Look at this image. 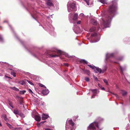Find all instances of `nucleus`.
<instances>
[{
    "label": "nucleus",
    "mask_w": 130,
    "mask_h": 130,
    "mask_svg": "<svg viewBox=\"0 0 130 130\" xmlns=\"http://www.w3.org/2000/svg\"><path fill=\"white\" fill-rule=\"evenodd\" d=\"M96 69L94 70L95 72V73H97L98 72H99L100 73H102V70L100 68H97L96 67Z\"/></svg>",
    "instance_id": "obj_4"
},
{
    "label": "nucleus",
    "mask_w": 130,
    "mask_h": 130,
    "mask_svg": "<svg viewBox=\"0 0 130 130\" xmlns=\"http://www.w3.org/2000/svg\"><path fill=\"white\" fill-rule=\"evenodd\" d=\"M18 115L20 116L22 118H24L25 117L24 115L22 113H19Z\"/></svg>",
    "instance_id": "obj_25"
},
{
    "label": "nucleus",
    "mask_w": 130,
    "mask_h": 130,
    "mask_svg": "<svg viewBox=\"0 0 130 130\" xmlns=\"http://www.w3.org/2000/svg\"><path fill=\"white\" fill-rule=\"evenodd\" d=\"M12 108H13V105H12V106H10Z\"/></svg>",
    "instance_id": "obj_51"
},
{
    "label": "nucleus",
    "mask_w": 130,
    "mask_h": 130,
    "mask_svg": "<svg viewBox=\"0 0 130 130\" xmlns=\"http://www.w3.org/2000/svg\"><path fill=\"white\" fill-rule=\"evenodd\" d=\"M91 22L94 25H96L97 24L96 21L94 19H92L91 20Z\"/></svg>",
    "instance_id": "obj_12"
},
{
    "label": "nucleus",
    "mask_w": 130,
    "mask_h": 130,
    "mask_svg": "<svg viewBox=\"0 0 130 130\" xmlns=\"http://www.w3.org/2000/svg\"><path fill=\"white\" fill-rule=\"evenodd\" d=\"M98 123L96 122H94L90 124L88 127V129H90L94 130L96 129L95 125L99 128L98 125Z\"/></svg>",
    "instance_id": "obj_2"
},
{
    "label": "nucleus",
    "mask_w": 130,
    "mask_h": 130,
    "mask_svg": "<svg viewBox=\"0 0 130 130\" xmlns=\"http://www.w3.org/2000/svg\"><path fill=\"white\" fill-rule=\"evenodd\" d=\"M64 65H65V66H67V67L68 66V63H65L64 64Z\"/></svg>",
    "instance_id": "obj_43"
},
{
    "label": "nucleus",
    "mask_w": 130,
    "mask_h": 130,
    "mask_svg": "<svg viewBox=\"0 0 130 130\" xmlns=\"http://www.w3.org/2000/svg\"><path fill=\"white\" fill-rule=\"evenodd\" d=\"M39 86L41 87L46 88L45 86L44 85L41 84H39Z\"/></svg>",
    "instance_id": "obj_38"
},
{
    "label": "nucleus",
    "mask_w": 130,
    "mask_h": 130,
    "mask_svg": "<svg viewBox=\"0 0 130 130\" xmlns=\"http://www.w3.org/2000/svg\"><path fill=\"white\" fill-rule=\"evenodd\" d=\"M118 0H113L112 4L110 5L109 8V14L106 13L103 16L101 26L102 28L107 27L108 25V22L112 18L113 13L117 9V2Z\"/></svg>",
    "instance_id": "obj_1"
},
{
    "label": "nucleus",
    "mask_w": 130,
    "mask_h": 130,
    "mask_svg": "<svg viewBox=\"0 0 130 130\" xmlns=\"http://www.w3.org/2000/svg\"><path fill=\"white\" fill-rule=\"evenodd\" d=\"M0 27H1V28H2V27L1 26H0Z\"/></svg>",
    "instance_id": "obj_57"
},
{
    "label": "nucleus",
    "mask_w": 130,
    "mask_h": 130,
    "mask_svg": "<svg viewBox=\"0 0 130 130\" xmlns=\"http://www.w3.org/2000/svg\"><path fill=\"white\" fill-rule=\"evenodd\" d=\"M100 2L103 4H106V0H100Z\"/></svg>",
    "instance_id": "obj_27"
},
{
    "label": "nucleus",
    "mask_w": 130,
    "mask_h": 130,
    "mask_svg": "<svg viewBox=\"0 0 130 130\" xmlns=\"http://www.w3.org/2000/svg\"><path fill=\"white\" fill-rule=\"evenodd\" d=\"M8 102V103L10 106H12V105H13V103L11 102L10 101H9Z\"/></svg>",
    "instance_id": "obj_37"
},
{
    "label": "nucleus",
    "mask_w": 130,
    "mask_h": 130,
    "mask_svg": "<svg viewBox=\"0 0 130 130\" xmlns=\"http://www.w3.org/2000/svg\"><path fill=\"white\" fill-rule=\"evenodd\" d=\"M78 15L76 14H74L73 19L74 20H76L77 19Z\"/></svg>",
    "instance_id": "obj_21"
},
{
    "label": "nucleus",
    "mask_w": 130,
    "mask_h": 130,
    "mask_svg": "<svg viewBox=\"0 0 130 130\" xmlns=\"http://www.w3.org/2000/svg\"><path fill=\"white\" fill-rule=\"evenodd\" d=\"M123 73V71L121 68V73L122 74Z\"/></svg>",
    "instance_id": "obj_46"
},
{
    "label": "nucleus",
    "mask_w": 130,
    "mask_h": 130,
    "mask_svg": "<svg viewBox=\"0 0 130 130\" xmlns=\"http://www.w3.org/2000/svg\"><path fill=\"white\" fill-rule=\"evenodd\" d=\"M129 100L130 101V96H129Z\"/></svg>",
    "instance_id": "obj_56"
},
{
    "label": "nucleus",
    "mask_w": 130,
    "mask_h": 130,
    "mask_svg": "<svg viewBox=\"0 0 130 130\" xmlns=\"http://www.w3.org/2000/svg\"><path fill=\"white\" fill-rule=\"evenodd\" d=\"M84 72L85 73H86L87 74L89 75L90 74V72L89 70L86 69L83 70Z\"/></svg>",
    "instance_id": "obj_15"
},
{
    "label": "nucleus",
    "mask_w": 130,
    "mask_h": 130,
    "mask_svg": "<svg viewBox=\"0 0 130 130\" xmlns=\"http://www.w3.org/2000/svg\"><path fill=\"white\" fill-rule=\"evenodd\" d=\"M103 80L104 82L107 85H108V82L106 79H103Z\"/></svg>",
    "instance_id": "obj_26"
},
{
    "label": "nucleus",
    "mask_w": 130,
    "mask_h": 130,
    "mask_svg": "<svg viewBox=\"0 0 130 130\" xmlns=\"http://www.w3.org/2000/svg\"><path fill=\"white\" fill-rule=\"evenodd\" d=\"M46 4L47 5L50 6H54V4L52 3L51 0H47Z\"/></svg>",
    "instance_id": "obj_3"
},
{
    "label": "nucleus",
    "mask_w": 130,
    "mask_h": 130,
    "mask_svg": "<svg viewBox=\"0 0 130 130\" xmlns=\"http://www.w3.org/2000/svg\"><path fill=\"white\" fill-rule=\"evenodd\" d=\"M2 117H3L4 120L6 122L8 121H9L8 119L7 118L6 115V114H4L2 116Z\"/></svg>",
    "instance_id": "obj_9"
},
{
    "label": "nucleus",
    "mask_w": 130,
    "mask_h": 130,
    "mask_svg": "<svg viewBox=\"0 0 130 130\" xmlns=\"http://www.w3.org/2000/svg\"><path fill=\"white\" fill-rule=\"evenodd\" d=\"M28 91L31 94H33V93L32 91V90L30 89H29L28 90Z\"/></svg>",
    "instance_id": "obj_36"
},
{
    "label": "nucleus",
    "mask_w": 130,
    "mask_h": 130,
    "mask_svg": "<svg viewBox=\"0 0 130 130\" xmlns=\"http://www.w3.org/2000/svg\"><path fill=\"white\" fill-rule=\"evenodd\" d=\"M96 30V27L95 26H93L91 27L89 30L90 32H92L95 31Z\"/></svg>",
    "instance_id": "obj_17"
},
{
    "label": "nucleus",
    "mask_w": 130,
    "mask_h": 130,
    "mask_svg": "<svg viewBox=\"0 0 130 130\" xmlns=\"http://www.w3.org/2000/svg\"><path fill=\"white\" fill-rule=\"evenodd\" d=\"M75 4L74 3H71L70 4L71 8L73 9L75 8Z\"/></svg>",
    "instance_id": "obj_13"
},
{
    "label": "nucleus",
    "mask_w": 130,
    "mask_h": 130,
    "mask_svg": "<svg viewBox=\"0 0 130 130\" xmlns=\"http://www.w3.org/2000/svg\"><path fill=\"white\" fill-rule=\"evenodd\" d=\"M49 117L48 116L45 114H43L42 116V119L43 120H45L47 119Z\"/></svg>",
    "instance_id": "obj_5"
},
{
    "label": "nucleus",
    "mask_w": 130,
    "mask_h": 130,
    "mask_svg": "<svg viewBox=\"0 0 130 130\" xmlns=\"http://www.w3.org/2000/svg\"><path fill=\"white\" fill-rule=\"evenodd\" d=\"M114 56V54L113 53L107 54L106 55V56L108 58L113 57Z\"/></svg>",
    "instance_id": "obj_14"
},
{
    "label": "nucleus",
    "mask_w": 130,
    "mask_h": 130,
    "mask_svg": "<svg viewBox=\"0 0 130 130\" xmlns=\"http://www.w3.org/2000/svg\"><path fill=\"white\" fill-rule=\"evenodd\" d=\"M49 93V91L47 89H45L43 90L42 91V93L44 95L47 94Z\"/></svg>",
    "instance_id": "obj_6"
},
{
    "label": "nucleus",
    "mask_w": 130,
    "mask_h": 130,
    "mask_svg": "<svg viewBox=\"0 0 130 130\" xmlns=\"http://www.w3.org/2000/svg\"><path fill=\"white\" fill-rule=\"evenodd\" d=\"M80 21H77V24H80Z\"/></svg>",
    "instance_id": "obj_44"
},
{
    "label": "nucleus",
    "mask_w": 130,
    "mask_h": 130,
    "mask_svg": "<svg viewBox=\"0 0 130 130\" xmlns=\"http://www.w3.org/2000/svg\"><path fill=\"white\" fill-rule=\"evenodd\" d=\"M3 41V39L2 37L0 35V41Z\"/></svg>",
    "instance_id": "obj_39"
},
{
    "label": "nucleus",
    "mask_w": 130,
    "mask_h": 130,
    "mask_svg": "<svg viewBox=\"0 0 130 130\" xmlns=\"http://www.w3.org/2000/svg\"><path fill=\"white\" fill-rule=\"evenodd\" d=\"M114 95H115V96L117 98H118V95L117 94H113Z\"/></svg>",
    "instance_id": "obj_45"
},
{
    "label": "nucleus",
    "mask_w": 130,
    "mask_h": 130,
    "mask_svg": "<svg viewBox=\"0 0 130 130\" xmlns=\"http://www.w3.org/2000/svg\"><path fill=\"white\" fill-rule=\"evenodd\" d=\"M12 130H20V129L19 128H15L14 129H12Z\"/></svg>",
    "instance_id": "obj_40"
},
{
    "label": "nucleus",
    "mask_w": 130,
    "mask_h": 130,
    "mask_svg": "<svg viewBox=\"0 0 130 130\" xmlns=\"http://www.w3.org/2000/svg\"><path fill=\"white\" fill-rule=\"evenodd\" d=\"M98 85H99V86L100 87V84H98Z\"/></svg>",
    "instance_id": "obj_52"
},
{
    "label": "nucleus",
    "mask_w": 130,
    "mask_h": 130,
    "mask_svg": "<svg viewBox=\"0 0 130 130\" xmlns=\"http://www.w3.org/2000/svg\"><path fill=\"white\" fill-rule=\"evenodd\" d=\"M13 113L16 115H18L19 113L18 109L16 108L13 110Z\"/></svg>",
    "instance_id": "obj_11"
},
{
    "label": "nucleus",
    "mask_w": 130,
    "mask_h": 130,
    "mask_svg": "<svg viewBox=\"0 0 130 130\" xmlns=\"http://www.w3.org/2000/svg\"><path fill=\"white\" fill-rule=\"evenodd\" d=\"M45 130H52L50 128H47L45 129Z\"/></svg>",
    "instance_id": "obj_47"
},
{
    "label": "nucleus",
    "mask_w": 130,
    "mask_h": 130,
    "mask_svg": "<svg viewBox=\"0 0 130 130\" xmlns=\"http://www.w3.org/2000/svg\"><path fill=\"white\" fill-rule=\"evenodd\" d=\"M26 92V91L24 90L23 91H21L20 93L21 94H24V93Z\"/></svg>",
    "instance_id": "obj_32"
},
{
    "label": "nucleus",
    "mask_w": 130,
    "mask_h": 130,
    "mask_svg": "<svg viewBox=\"0 0 130 130\" xmlns=\"http://www.w3.org/2000/svg\"><path fill=\"white\" fill-rule=\"evenodd\" d=\"M100 28V27H99V28H98V30H99V28Z\"/></svg>",
    "instance_id": "obj_55"
},
{
    "label": "nucleus",
    "mask_w": 130,
    "mask_h": 130,
    "mask_svg": "<svg viewBox=\"0 0 130 130\" xmlns=\"http://www.w3.org/2000/svg\"><path fill=\"white\" fill-rule=\"evenodd\" d=\"M71 130H74L73 129H71Z\"/></svg>",
    "instance_id": "obj_54"
},
{
    "label": "nucleus",
    "mask_w": 130,
    "mask_h": 130,
    "mask_svg": "<svg viewBox=\"0 0 130 130\" xmlns=\"http://www.w3.org/2000/svg\"><path fill=\"white\" fill-rule=\"evenodd\" d=\"M5 76L6 77H7V78H9L11 79V78L10 77H9L8 76Z\"/></svg>",
    "instance_id": "obj_50"
},
{
    "label": "nucleus",
    "mask_w": 130,
    "mask_h": 130,
    "mask_svg": "<svg viewBox=\"0 0 130 130\" xmlns=\"http://www.w3.org/2000/svg\"><path fill=\"white\" fill-rule=\"evenodd\" d=\"M85 1L87 3V5H89V0H85Z\"/></svg>",
    "instance_id": "obj_35"
},
{
    "label": "nucleus",
    "mask_w": 130,
    "mask_h": 130,
    "mask_svg": "<svg viewBox=\"0 0 130 130\" xmlns=\"http://www.w3.org/2000/svg\"><path fill=\"white\" fill-rule=\"evenodd\" d=\"M35 119L37 121H39L41 120V117L39 116L36 115L35 116Z\"/></svg>",
    "instance_id": "obj_8"
},
{
    "label": "nucleus",
    "mask_w": 130,
    "mask_h": 130,
    "mask_svg": "<svg viewBox=\"0 0 130 130\" xmlns=\"http://www.w3.org/2000/svg\"><path fill=\"white\" fill-rule=\"evenodd\" d=\"M10 73L11 74V75H13V76L14 77H15L16 76V73L15 72H14L13 71H11Z\"/></svg>",
    "instance_id": "obj_22"
},
{
    "label": "nucleus",
    "mask_w": 130,
    "mask_h": 130,
    "mask_svg": "<svg viewBox=\"0 0 130 130\" xmlns=\"http://www.w3.org/2000/svg\"><path fill=\"white\" fill-rule=\"evenodd\" d=\"M87 66H89L90 68H91L92 69H94V68H96V67H95V66H93L91 65L88 64Z\"/></svg>",
    "instance_id": "obj_23"
},
{
    "label": "nucleus",
    "mask_w": 130,
    "mask_h": 130,
    "mask_svg": "<svg viewBox=\"0 0 130 130\" xmlns=\"http://www.w3.org/2000/svg\"><path fill=\"white\" fill-rule=\"evenodd\" d=\"M123 58L122 57H120V58H119L118 59V60H122Z\"/></svg>",
    "instance_id": "obj_41"
},
{
    "label": "nucleus",
    "mask_w": 130,
    "mask_h": 130,
    "mask_svg": "<svg viewBox=\"0 0 130 130\" xmlns=\"http://www.w3.org/2000/svg\"><path fill=\"white\" fill-rule=\"evenodd\" d=\"M57 52L60 55L62 54L61 51L60 50H57Z\"/></svg>",
    "instance_id": "obj_29"
},
{
    "label": "nucleus",
    "mask_w": 130,
    "mask_h": 130,
    "mask_svg": "<svg viewBox=\"0 0 130 130\" xmlns=\"http://www.w3.org/2000/svg\"><path fill=\"white\" fill-rule=\"evenodd\" d=\"M18 83L22 85L25 84H26L25 82L23 80L19 81L18 82Z\"/></svg>",
    "instance_id": "obj_19"
},
{
    "label": "nucleus",
    "mask_w": 130,
    "mask_h": 130,
    "mask_svg": "<svg viewBox=\"0 0 130 130\" xmlns=\"http://www.w3.org/2000/svg\"><path fill=\"white\" fill-rule=\"evenodd\" d=\"M68 122L69 124L71 125L72 127L74 126V123L72 121V119L69 120L68 121Z\"/></svg>",
    "instance_id": "obj_10"
},
{
    "label": "nucleus",
    "mask_w": 130,
    "mask_h": 130,
    "mask_svg": "<svg viewBox=\"0 0 130 130\" xmlns=\"http://www.w3.org/2000/svg\"><path fill=\"white\" fill-rule=\"evenodd\" d=\"M52 53V54H50V56L52 57H58V55H56V54L53 55L52 54H54L55 53H56V52L55 51H52V52H51Z\"/></svg>",
    "instance_id": "obj_7"
},
{
    "label": "nucleus",
    "mask_w": 130,
    "mask_h": 130,
    "mask_svg": "<svg viewBox=\"0 0 130 130\" xmlns=\"http://www.w3.org/2000/svg\"><path fill=\"white\" fill-rule=\"evenodd\" d=\"M85 80L87 82H89V78L87 77H85Z\"/></svg>",
    "instance_id": "obj_33"
},
{
    "label": "nucleus",
    "mask_w": 130,
    "mask_h": 130,
    "mask_svg": "<svg viewBox=\"0 0 130 130\" xmlns=\"http://www.w3.org/2000/svg\"><path fill=\"white\" fill-rule=\"evenodd\" d=\"M91 91L94 94H96L97 93V89H91Z\"/></svg>",
    "instance_id": "obj_24"
},
{
    "label": "nucleus",
    "mask_w": 130,
    "mask_h": 130,
    "mask_svg": "<svg viewBox=\"0 0 130 130\" xmlns=\"http://www.w3.org/2000/svg\"><path fill=\"white\" fill-rule=\"evenodd\" d=\"M9 88L10 89H11L13 90H15L16 91H19V90L17 88L15 87H9Z\"/></svg>",
    "instance_id": "obj_16"
},
{
    "label": "nucleus",
    "mask_w": 130,
    "mask_h": 130,
    "mask_svg": "<svg viewBox=\"0 0 130 130\" xmlns=\"http://www.w3.org/2000/svg\"><path fill=\"white\" fill-rule=\"evenodd\" d=\"M80 63H85L86 64H87L88 63V62L87 61H86L84 59L81 60H80Z\"/></svg>",
    "instance_id": "obj_20"
},
{
    "label": "nucleus",
    "mask_w": 130,
    "mask_h": 130,
    "mask_svg": "<svg viewBox=\"0 0 130 130\" xmlns=\"http://www.w3.org/2000/svg\"><path fill=\"white\" fill-rule=\"evenodd\" d=\"M122 95L123 96H125L127 94V92L126 91H123L122 93Z\"/></svg>",
    "instance_id": "obj_28"
},
{
    "label": "nucleus",
    "mask_w": 130,
    "mask_h": 130,
    "mask_svg": "<svg viewBox=\"0 0 130 130\" xmlns=\"http://www.w3.org/2000/svg\"><path fill=\"white\" fill-rule=\"evenodd\" d=\"M95 95H93V96H92L91 97V98H93L94 97V96H95Z\"/></svg>",
    "instance_id": "obj_49"
},
{
    "label": "nucleus",
    "mask_w": 130,
    "mask_h": 130,
    "mask_svg": "<svg viewBox=\"0 0 130 130\" xmlns=\"http://www.w3.org/2000/svg\"><path fill=\"white\" fill-rule=\"evenodd\" d=\"M7 125L10 127H10L11 126V125L10 124H9L8 123H7Z\"/></svg>",
    "instance_id": "obj_42"
},
{
    "label": "nucleus",
    "mask_w": 130,
    "mask_h": 130,
    "mask_svg": "<svg viewBox=\"0 0 130 130\" xmlns=\"http://www.w3.org/2000/svg\"><path fill=\"white\" fill-rule=\"evenodd\" d=\"M45 121H44L42 122H43V123H44Z\"/></svg>",
    "instance_id": "obj_53"
},
{
    "label": "nucleus",
    "mask_w": 130,
    "mask_h": 130,
    "mask_svg": "<svg viewBox=\"0 0 130 130\" xmlns=\"http://www.w3.org/2000/svg\"><path fill=\"white\" fill-rule=\"evenodd\" d=\"M93 77L94 78V79L95 80H96V81H98L99 80L94 75H93Z\"/></svg>",
    "instance_id": "obj_34"
},
{
    "label": "nucleus",
    "mask_w": 130,
    "mask_h": 130,
    "mask_svg": "<svg viewBox=\"0 0 130 130\" xmlns=\"http://www.w3.org/2000/svg\"><path fill=\"white\" fill-rule=\"evenodd\" d=\"M26 80L27 82H28V83H29V84H30V85H34V84L32 82H31L30 81H29V80Z\"/></svg>",
    "instance_id": "obj_30"
},
{
    "label": "nucleus",
    "mask_w": 130,
    "mask_h": 130,
    "mask_svg": "<svg viewBox=\"0 0 130 130\" xmlns=\"http://www.w3.org/2000/svg\"><path fill=\"white\" fill-rule=\"evenodd\" d=\"M106 68L105 67V68L104 69H103L102 70V73H104L105 72L106 70Z\"/></svg>",
    "instance_id": "obj_31"
},
{
    "label": "nucleus",
    "mask_w": 130,
    "mask_h": 130,
    "mask_svg": "<svg viewBox=\"0 0 130 130\" xmlns=\"http://www.w3.org/2000/svg\"><path fill=\"white\" fill-rule=\"evenodd\" d=\"M101 89L103 90H105V89L104 87H102L101 88Z\"/></svg>",
    "instance_id": "obj_48"
},
{
    "label": "nucleus",
    "mask_w": 130,
    "mask_h": 130,
    "mask_svg": "<svg viewBox=\"0 0 130 130\" xmlns=\"http://www.w3.org/2000/svg\"><path fill=\"white\" fill-rule=\"evenodd\" d=\"M97 36V34L95 33H94L91 34V37L92 39H93V37L96 38Z\"/></svg>",
    "instance_id": "obj_18"
}]
</instances>
